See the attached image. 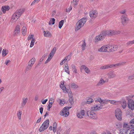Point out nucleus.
Wrapping results in <instances>:
<instances>
[{"label":"nucleus","instance_id":"1","mask_svg":"<svg viewBox=\"0 0 134 134\" xmlns=\"http://www.w3.org/2000/svg\"><path fill=\"white\" fill-rule=\"evenodd\" d=\"M120 33V32L118 31H115L111 30L103 31L101 32L99 35L95 37V40L96 41H98L103 39L106 36H111L119 34Z\"/></svg>","mask_w":134,"mask_h":134},{"label":"nucleus","instance_id":"2","mask_svg":"<svg viewBox=\"0 0 134 134\" xmlns=\"http://www.w3.org/2000/svg\"><path fill=\"white\" fill-rule=\"evenodd\" d=\"M86 18H83L78 21L76 24V26H77V27L76 29H75V31H77L82 27L86 23Z\"/></svg>","mask_w":134,"mask_h":134},{"label":"nucleus","instance_id":"3","mask_svg":"<svg viewBox=\"0 0 134 134\" xmlns=\"http://www.w3.org/2000/svg\"><path fill=\"white\" fill-rule=\"evenodd\" d=\"M112 46H102L100 48H99L98 51L100 52H111Z\"/></svg>","mask_w":134,"mask_h":134},{"label":"nucleus","instance_id":"4","mask_svg":"<svg viewBox=\"0 0 134 134\" xmlns=\"http://www.w3.org/2000/svg\"><path fill=\"white\" fill-rule=\"evenodd\" d=\"M49 119H47L44 121L40 127L39 131L40 132L44 131L47 129L49 126Z\"/></svg>","mask_w":134,"mask_h":134},{"label":"nucleus","instance_id":"5","mask_svg":"<svg viewBox=\"0 0 134 134\" xmlns=\"http://www.w3.org/2000/svg\"><path fill=\"white\" fill-rule=\"evenodd\" d=\"M122 112L119 108L117 109L115 111V115L117 119L119 121L122 120Z\"/></svg>","mask_w":134,"mask_h":134},{"label":"nucleus","instance_id":"6","mask_svg":"<svg viewBox=\"0 0 134 134\" xmlns=\"http://www.w3.org/2000/svg\"><path fill=\"white\" fill-rule=\"evenodd\" d=\"M87 116L90 118L94 119H96L97 118L96 114L92 111H88L87 113Z\"/></svg>","mask_w":134,"mask_h":134},{"label":"nucleus","instance_id":"7","mask_svg":"<svg viewBox=\"0 0 134 134\" xmlns=\"http://www.w3.org/2000/svg\"><path fill=\"white\" fill-rule=\"evenodd\" d=\"M128 108L132 110H134V101L131 99L129 100L127 103Z\"/></svg>","mask_w":134,"mask_h":134},{"label":"nucleus","instance_id":"8","mask_svg":"<svg viewBox=\"0 0 134 134\" xmlns=\"http://www.w3.org/2000/svg\"><path fill=\"white\" fill-rule=\"evenodd\" d=\"M121 23L123 25H126L128 23L129 20V19L126 16L123 15L121 17Z\"/></svg>","mask_w":134,"mask_h":134},{"label":"nucleus","instance_id":"9","mask_svg":"<svg viewBox=\"0 0 134 134\" xmlns=\"http://www.w3.org/2000/svg\"><path fill=\"white\" fill-rule=\"evenodd\" d=\"M66 110V108H64L60 111V114L61 115L64 116L65 117H67L69 114V112L67 111Z\"/></svg>","mask_w":134,"mask_h":134},{"label":"nucleus","instance_id":"10","mask_svg":"<svg viewBox=\"0 0 134 134\" xmlns=\"http://www.w3.org/2000/svg\"><path fill=\"white\" fill-rule=\"evenodd\" d=\"M98 13L97 10H93L90 12V16L92 18H95L97 16Z\"/></svg>","mask_w":134,"mask_h":134},{"label":"nucleus","instance_id":"11","mask_svg":"<svg viewBox=\"0 0 134 134\" xmlns=\"http://www.w3.org/2000/svg\"><path fill=\"white\" fill-rule=\"evenodd\" d=\"M114 66V65L112 64L105 65L101 66L100 67V69L102 70L107 69L113 67Z\"/></svg>","mask_w":134,"mask_h":134},{"label":"nucleus","instance_id":"12","mask_svg":"<svg viewBox=\"0 0 134 134\" xmlns=\"http://www.w3.org/2000/svg\"><path fill=\"white\" fill-rule=\"evenodd\" d=\"M20 28L19 25H17L15 28V30L14 32V35H17L20 32Z\"/></svg>","mask_w":134,"mask_h":134},{"label":"nucleus","instance_id":"13","mask_svg":"<svg viewBox=\"0 0 134 134\" xmlns=\"http://www.w3.org/2000/svg\"><path fill=\"white\" fill-rule=\"evenodd\" d=\"M25 9L24 8L18 9L15 12L18 15L20 16L22 14V13L25 11Z\"/></svg>","mask_w":134,"mask_h":134},{"label":"nucleus","instance_id":"14","mask_svg":"<svg viewBox=\"0 0 134 134\" xmlns=\"http://www.w3.org/2000/svg\"><path fill=\"white\" fill-rule=\"evenodd\" d=\"M108 76L109 78L111 79L115 77L116 76V75L114 73V72L110 71L108 74Z\"/></svg>","mask_w":134,"mask_h":134},{"label":"nucleus","instance_id":"15","mask_svg":"<svg viewBox=\"0 0 134 134\" xmlns=\"http://www.w3.org/2000/svg\"><path fill=\"white\" fill-rule=\"evenodd\" d=\"M102 108L99 106L97 105H96L92 107L91 109L93 111H95L97 110H99L102 109Z\"/></svg>","mask_w":134,"mask_h":134},{"label":"nucleus","instance_id":"16","mask_svg":"<svg viewBox=\"0 0 134 134\" xmlns=\"http://www.w3.org/2000/svg\"><path fill=\"white\" fill-rule=\"evenodd\" d=\"M9 7L8 5L3 6L2 7L1 9L3 13H5L6 11H8L9 10Z\"/></svg>","mask_w":134,"mask_h":134},{"label":"nucleus","instance_id":"17","mask_svg":"<svg viewBox=\"0 0 134 134\" xmlns=\"http://www.w3.org/2000/svg\"><path fill=\"white\" fill-rule=\"evenodd\" d=\"M44 36L46 37H51L52 34L51 32L48 31H44L43 32Z\"/></svg>","mask_w":134,"mask_h":134},{"label":"nucleus","instance_id":"18","mask_svg":"<svg viewBox=\"0 0 134 134\" xmlns=\"http://www.w3.org/2000/svg\"><path fill=\"white\" fill-rule=\"evenodd\" d=\"M20 17V16L19 15H18V14L15 12L14 14H13L12 17V19L13 20H17Z\"/></svg>","mask_w":134,"mask_h":134},{"label":"nucleus","instance_id":"19","mask_svg":"<svg viewBox=\"0 0 134 134\" xmlns=\"http://www.w3.org/2000/svg\"><path fill=\"white\" fill-rule=\"evenodd\" d=\"M105 82V81L102 78H101L99 82L97 83V85L98 86H102Z\"/></svg>","mask_w":134,"mask_h":134},{"label":"nucleus","instance_id":"20","mask_svg":"<svg viewBox=\"0 0 134 134\" xmlns=\"http://www.w3.org/2000/svg\"><path fill=\"white\" fill-rule=\"evenodd\" d=\"M123 129L125 130H126L128 131L130 129V125H129L127 124H124L123 125Z\"/></svg>","mask_w":134,"mask_h":134},{"label":"nucleus","instance_id":"21","mask_svg":"<svg viewBox=\"0 0 134 134\" xmlns=\"http://www.w3.org/2000/svg\"><path fill=\"white\" fill-rule=\"evenodd\" d=\"M28 100V98H26L25 99L24 98H23V101L22 103L21 104V107H23L26 104V103L27 102Z\"/></svg>","mask_w":134,"mask_h":134},{"label":"nucleus","instance_id":"22","mask_svg":"<svg viewBox=\"0 0 134 134\" xmlns=\"http://www.w3.org/2000/svg\"><path fill=\"white\" fill-rule=\"evenodd\" d=\"M129 125L132 129L134 130V120H131L130 122Z\"/></svg>","mask_w":134,"mask_h":134},{"label":"nucleus","instance_id":"23","mask_svg":"<svg viewBox=\"0 0 134 134\" xmlns=\"http://www.w3.org/2000/svg\"><path fill=\"white\" fill-rule=\"evenodd\" d=\"M122 127V125L120 123H117L115 124V127L117 129H120Z\"/></svg>","mask_w":134,"mask_h":134},{"label":"nucleus","instance_id":"24","mask_svg":"<svg viewBox=\"0 0 134 134\" xmlns=\"http://www.w3.org/2000/svg\"><path fill=\"white\" fill-rule=\"evenodd\" d=\"M121 104L122 107L123 109H125L127 106V102L125 100L121 102Z\"/></svg>","mask_w":134,"mask_h":134},{"label":"nucleus","instance_id":"25","mask_svg":"<svg viewBox=\"0 0 134 134\" xmlns=\"http://www.w3.org/2000/svg\"><path fill=\"white\" fill-rule=\"evenodd\" d=\"M83 44L81 45L82 49L83 51H84L85 49V47L86 46V43H85V40L83 41Z\"/></svg>","mask_w":134,"mask_h":134},{"label":"nucleus","instance_id":"26","mask_svg":"<svg viewBox=\"0 0 134 134\" xmlns=\"http://www.w3.org/2000/svg\"><path fill=\"white\" fill-rule=\"evenodd\" d=\"M71 67L72 69L73 72L75 73H77V70L75 65L73 64L71 65Z\"/></svg>","mask_w":134,"mask_h":134},{"label":"nucleus","instance_id":"27","mask_svg":"<svg viewBox=\"0 0 134 134\" xmlns=\"http://www.w3.org/2000/svg\"><path fill=\"white\" fill-rule=\"evenodd\" d=\"M128 131L126 130H125L124 129H121L120 130V134H125L128 132Z\"/></svg>","mask_w":134,"mask_h":134},{"label":"nucleus","instance_id":"28","mask_svg":"<svg viewBox=\"0 0 134 134\" xmlns=\"http://www.w3.org/2000/svg\"><path fill=\"white\" fill-rule=\"evenodd\" d=\"M112 46L111 48V50L112 52H113V51H114L118 49V46H117L116 45H113V46Z\"/></svg>","mask_w":134,"mask_h":134},{"label":"nucleus","instance_id":"29","mask_svg":"<svg viewBox=\"0 0 134 134\" xmlns=\"http://www.w3.org/2000/svg\"><path fill=\"white\" fill-rule=\"evenodd\" d=\"M55 19L54 18H52L50 20L49 22V24L50 25H53L55 23Z\"/></svg>","mask_w":134,"mask_h":134},{"label":"nucleus","instance_id":"30","mask_svg":"<svg viewBox=\"0 0 134 134\" xmlns=\"http://www.w3.org/2000/svg\"><path fill=\"white\" fill-rule=\"evenodd\" d=\"M64 20H62L60 21L59 23V28L61 29L64 24Z\"/></svg>","mask_w":134,"mask_h":134},{"label":"nucleus","instance_id":"31","mask_svg":"<svg viewBox=\"0 0 134 134\" xmlns=\"http://www.w3.org/2000/svg\"><path fill=\"white\" fill-rule=\"evenodd\" d=\"M8 53H7L6 49H3L2 51V55L3 57L5 56Z\"/></svg>","mask_w":134,"mask_h":134},{"label":"nucleus","instance_id":"32","mask_svg":"<svg viewBox=\"0 0 134 134\" xmlns=\"http://www.w3.org/2000/svg\"><path fill=\"white\" fill-rule=\"evenodd\" d=\"M71 87L73 88H76L78 87V86L75 83H71Z\"/></svg>","mask_w":134,"mask_h":134},{"label":"nucleus","instance_id":"33","mask_svg":"<svg viewBox=\"0 0 134 134\" xmlns=\"http://www.w3.org/2000/svg\"><path fill=\"white\" fill-rule=\"evenodd\" d=\"M22 34H23L24 35H25V34H26V27H23L22 28Z\"/></svg>","mask_w":134,"mask_h":134},{"label":"nucleus","instance_id":"34","mask_svg":"<svg viewBox=\"0 0 134 134\" xmlns=\"http://www.w3.org/2000/svg\"><path fill=\"white\" fill-rule=\"evenodd\" d=\"M65 71L68 73V74H69V70L68 65H67V66H65Z\"/></svg>","mask_w":134,"mask_h":134},{"label":"nucleus","instance_id":"35","mask_svg":"<svg viewBox=\"0 0 134 134\" xmlns=\"http://www.w3.org/2000/svg\"><path fill=\"white\" fill-rule=\"evenodd\" d=\"M125 63H126V62H121V63H117V64H113V65H114V66H113V67H116V66H119L120 65H122L123 64H125Z\"/></svg>","mask_w":134,"mask_h":134},{"label":"nucleus","instance_id":"36","mask_svg":"<svg viewBox=\"0 0 134 134\" xmlns=\"http://www.w3.org/2000/svg\"><path fill=\"white\" fill-rule=\"evenodd\" d=\"M71 55H69L67 56L64 59V60H65V61L68 62L69 60L71 58Z\"/></svg>","mask_w":134,"mask_h":134},{"label":"nucleus","instance_id":"37","mask_svg":"<svg viewBox=\"0 0 134 134\" xmlns=\"http://www.w3.org/2000/svg\"><path fill=\"white\" fill-rule=\"evenodd\" d=\"M35 41V39H34V38H33L32 39L30 45V47H32L33 46Z\"/></svg>","mask_w":134,"mask_h":134},{"label":"nucleus","instance_id":"38","mask_svg":"<svg viewBox=\"0 0 134 134\" xmlns=\"http://www.w3.org/2000/svg\"><path fill=\"white\" fill-rule=\"evenodd\" d=\"M93 101V99L91 98H89L87 99L86 103L88 104H90L92 103Z\"/></svg>","mask_w":134,"mask_h":134},{"label":"nucleus","instance_id":"39","mask_svg":"<svg viewBox=\"0 0 134 134\" xmlns=\"http://www.w3.org/2000/svg\"><path fill=\"white\" fill-rule=\"evenodd\" d=\"M47 55V54H44L43 57L41 58V59H40L39 62H42V61L46 57Z\"/></svg>","mask_w":134,"mask_h":134},{"label":"nucleus","instance_id":"40","mask_svg":"<svg viewBox=\"0 0 134 134\" xmlns=\"http://www.w3.org/2000/svg\"><path fill=\"white\" fill-rule=\"evenodd\" d=\"M40 0H34L31 3V5H35L36 3H37Z\"/></svg>","mask_w":134,"mask_h":134},{"label":"nucleus","instance_id":"41","mask_svg":"<svg viewBox=\"0 0 134 134\" xmlns=\"http://www.w3.org/2000/svg\"><path fill=\"white\" fill-rule=\"evenodd\" d=\"M79 1V0H73V5H74V6H75L77 5L78 4Z\"/></svg>","mask_w":134,"mask_h":134},{"label":"nucleus","instance_id":"42","mask_svg":"<svg viewBox=\"0 0 134 134\" xmlns=\"http://www.w3.org/2000/svg\"><path fill=\"white\" fill-rule=\"evenodd\" d=\"M134 43V40L129 41L126 43V44L127 45L129 46L130 45Z\"/></svg>","mask_w":134,"mask_h":134},{"label":"nucleus","instance_id":"43","mask_svg":"<svg viewBox=\"0 0 134 134\" xmlns=\"http://www.w3.org/2000/svg\"><path fill=\"white\" fill-rule=\"evenodd\" d=\"M87 66L85 65H82L80 67V70L81 71L83 69H84L85 70L87 68Z\"/></svg>","mask_w":134,"mask_h":134},{"label":"nucleus","instance_id":"44","mask_svg":"<svg viewBox=\"0 0 134 134\" xmlns=\"http://www.w3.org/2000/svg\"><path fill=\"white\" fill-rule=\"evenodd\" d=\"M68 86L69 87H67V88L66 87V91H65V93H69V92L70 91H71L70 89L69 86V85H68Z\"/></svg>","mask_w":134,"mask_h":134},{"label":"nucleus","instance_id":"45","mask_svg":"<svg viewBox=\"0 0 134 134\" xmlns=\"http://www.w3.org/2000/svg\"><path fill=\"white\" fill-rule=\"evenodd\" d=\"M60 87L63 90V92H65V91H66V87L65 86H63L62 87L61 85L60 86Z\"/></svg>","mask_w":134,"mask_h":134},{"label":"nucleus","instance_id":"46","mask_svg":"<svg viewBox=\"0 0 134 134\" xmlns=\"http://www.w3.org/2000/svg\"><path fill=\"white\" fill-rule=\"evenodd\" d=\"M69 102L71 104H73V98H69Z\"/></svg>","mask_w":134,"mask_h":134},{"label":"nucleus","instance_id":"47","mask_svg":"<svg viewBox=\"0 0 134 134\" xmlns=\"http://www.w3.org/2000/svg\"><path fill=\"white\" fill-rule=\"evenodd\" d=\"M79 113L81 114V115L83 116L85 114V111L84 110H82Z\"/></svg>","mask_w":134,"mask_h":134},{"label":"nucleus","instance_id":"48","mask_svg":"<svg viewBox=\"0 0 134 134\" xmlns=\"http://www.w3.org/2000/svg\"><path fill=\"white\" fill-rule=\"evenodd\" d=\"M77 116L79 118L81 119L83 118V116H82L79 113H77Z\"/></svg>","mask_w":134,"mask_h":134},{"label":"nucleus","instance_id":"49","mask_svg":"<svg viewBox=\"0 0 134 134\" xmlns=\"http://www.w3.org/2000/svg\"><path fill=\"white\" fill-rule=\"evenodd\" d=\"M69 94V96L70 98H73L72 94L71 91H70L68 93Z\"/></svg>","mask_w":134,"mask_h":134},{"label":"nucleus","instance_id":"50","mask_svg":"<svg viewBox=\"0 0 134 134\" xmlns=\"http://www.w3.org/2000/svg\"><path fill=\"white\" fill-rule=\"evenodd\" d=\"M85 72L87 73L88 74L90 72V69L87 67V68L85 70Z\"/></svg>","mask_w":134,"mask_h":134},{"label":"nucleus","instance_id":"51","mask_svg":"<svg viewBox=\"0 0 134 134\" xmlns=\"http://www.w3.org/2000/svg\"><path fill=\"white\" fill-rule=\"evenodd\" d=\"M18 117L19 119H20L21 118V112L19 111L18 113L17 114Z\"/></svg>","mask_w":134,"mask_h":134},{"label":"nucleus","instance_id":"52","mask_svg":"<svg viewBox=\"0 0 134 134\" xmlns=\"http://www.w3.org/2000/svg\"><path fill=\"white\" fill-rule=\"evenodd\" d=\"M110 101V100H109L105 99V100H104L103 101V103H108V102H109Z\"/></svg>","mask_w":134,"mask_h":134},{"label":"nucleus","instance_id":"53","mask_svg":"<svg viewBox=\"0 0 134 134\" xmlns=\"http://www.w3.org/2000/svg\"><path fill=\"white\" fill-rule=\"evenodd\" d=\"M126 12V10L125 9H124L123 10H121L120 12V13L121 14H124Z\"/></svg>","mask_w":134,"mask_h":134},{"label":"nucleus","instance_id":"54","mask_svg":"<svg viewBox=\"0 0 134 134\" xmlns=\"http://www.w3.org/2000/svg\"><path fill=\"white\" fill-rule=\"evenodd\" d=\"M129 79L130 80H132L134 79V74L133 75H131L129 76L128 77Z\"/></svg>","mask_w":134,"mask_h":134},{"label":"nucleus","instance_id":"55","mask_svg":"<svg viewBox=\"0 0 134 134\" xmlns=\"http://www.w3.org/2000/svg\"><path fill=\"white\" fill-rule=\"evenodd\" d=\"M33 37H34V35H31V36H29L28 38V41L31 38H33Z\"/></svg>","mask_w":134,"mask_h":134},{"label":"nucleus","instance_id":"56","mask_svg":"<svg viewBox=\"0 0 134 134\" xmlns=\"http://www.w3.org/2000/svg\"><path fill=\"white\" fill-rule=\"evenodd\" d=\"M98 101L99 102V103H102V102H103V101L100 98H98L97 99Z\"/></svg>","mask_w":134,"mask_h":134},{"label":"nucleus","instance_id":"57","mask_svg":"<svg viewBox=\"0 0 134 134\" xmlns=\"http://www.w3.org/2000/svg\"><path fill=\"white\" fill-rule=\"evenodd\" d=\"M57 124L55 122H54L53 125V128H57Z\"/></svg>","mask_w":134,"mask_h":134},{"label":"nucleus","instance_id":"58","mask_svg":"<svg viewBox=\"0 0 134 134\" xmlns=\"http://www.w3.org/2000/svg\"><path fill=\"white\" fill-rule=\"evenodd\" d=\"M40 112L41 113V114H42L43 113V108L42 107H41L40 108Z\"/></svg>","mask_w":134,"mask_h":134},{"label":"nucleus","instance_id":"59","mask_svg":"<svg viewBox=\"0 0 134 134\" xmlns=\"http://www.w3.org/2000/svg\"><path fill=\"white\" fill-rule=\"evenodd\" d=\"M53 55L52 54L50 53L49 54V56L48 58L51 59H52V58Z\"/></svg>","mask_w":134,"mask_h":134},{"label":"nucleus","instance_id":"60","mask_svg":"<svg viewBox=\"0 0 134 134\" xmlns=\"http://www.w3.org/2000/svg\"><path fill=\"white\" fill-rule=\"evenodd\" d=\"M32 66H30L27 65V66L26 69V70L27 71H28L30 69H31Z\"/></svg>","mask_w":134,"mask_h":134},{"label":"nucleus","instance_id":"61","mask_svg":"<svg viewBox=\"0 0 134 134\" xmlns=\"http://www.w3.org/2000/svg\"><path fill=\"white\" fill-rule=\"evenodd\" d=\"M51 59L49 58H48V59H47V60H46V61H45V64H46L48 63L49 62L50 60H51Z\"/></svg>","mask_w":134,"mask_h":134},{"label":"nucleus","instance_id":"62","mask_svg":"<svg viewBox=\"0 0 134 134\" xmlns=\"http://www.w3.org/2000/svg\"><path fill=\"white\" fill-rule=\"evenodd\" d=\"M60 100V104L62 105H63L64 103V102L61 99Z\"/></svg>","mask_w":134,"mask_h":134},{"label":"nucleus","instance_id":"63","mask_svg":"<svg viewBox=\"0 0 134 134\" xmlns=\"http://www.w3.org/2000/svg\"><path fill=\"white\" fill-rule=\"evenodd\" d=\"M72 9V7H70L66 9V12H69L70 10H71Z\"/></svg>","mask_w":134,"mask_h":134},{"label":"nucleus","instance_id":"64","mask_svg":"<svg viewBox=\"0 0 134 134\" xmlns=\"http://www.w3.org/2000/svg\"><path fill=\"white\" fill-rule=\"evenodd\" d=\"M129 134H134V130H131Z\"/></svg>","mask_w":134,"mask_h":134}]
</instances>
